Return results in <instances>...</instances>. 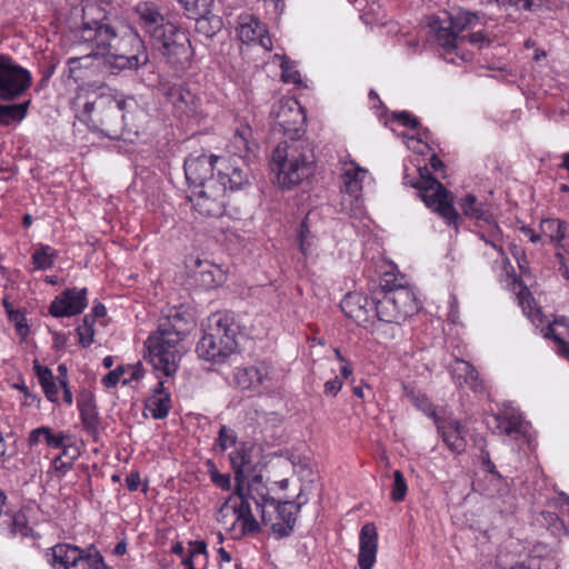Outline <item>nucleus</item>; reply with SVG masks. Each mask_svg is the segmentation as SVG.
Instances as JSON below:
<instances>
[{"label":"nucleus","mask_w":569,"mask_h":569,"mask_svg":"<svg viewBox=\"0 0 569 569\" xmlns=\"http://www.w3.org/2000/svg\"><path fill=\"white\" fill-rule=\"evenodd\" d=\"M84 67L94 61L116 70H137L148 62L142 40L136 31L128 28L119 37L110 26L107 12L96 2H86L81 8V18L73 28V63Z\"/></svg>","instance_id":"nucleus-1"},{"label":"nucleus","mask_w":569,"mask_h":569,"mask_svg":"<svg viewBox=\"0 0 569 569\" xmlns=\"http://www.w3.org/2000/svg\"><path fill=\"white\" fill-rule=\"evenodd\" d=\"M229 458L234 472L236 488L234 493L219 508L217 520L226 528L233 530L239 525L241 535L257 532L260 526L254 518L251 497H249V490L254 491L252 486L244 489V479L257 471L258 451L252 445L241 443L230 452Z\"/></svg>","instance_id":"nucleus-2"},{"label":"nucleus","mask_w":569,"mask_h":569,"mask_svg":"<svg viewBox=\"0 0 569 569\" xmlns=\"http://www.w3.org/2000/svg\"><path fill=\"white\" fill-rule=\"evenodd\" d=\"M186 330L187 322L177 311L159 320L157 331L144 342V358L156 370L168 377L177 371Z\"/></svg>","instance_id":"nucleus-3"},{"label":"nucleus","mask_w":569,"mask_h":569,"mask_svg":"<svg viewBox=\"0 0 569 569\" xmlns=\"http://www.w3.org/2000/svg\"><path fill=\"white\" fill-rule=\"evenodd\" d=\"M79 120L89 129L100 131L108 137H118L122 128L129 126V117L137 110L133 98L100 96L83 102Z\"/></svg>","instance_id":"nucleus-4"},{"label":"nucleus","mask_w":569,"mask_h":569,"mask_svg":"<svg viewBox=\"0 0 569 569\" xmlns=\"http://www.w3.org/2000/svg\"><path fill=\"white\" fill-rule=\"evenodd\" d=\"M184 174L191 188L204 187L210 181L228 180L231 191L248 184V174L229 159L213 154H190L184 160Z\"/></svg>","instance_id":"nucleus-5"},{"label":"nucleus","mask_w":569,"mask_h":569,"mask_svg":"<svg viewBox=\"0 0 569 569\" xmlns=\"http://www.w3.org/2000/svg\"><path fill=\"white\" fill-rule=\"evenodd\" d=\"M475 20L473 13L459 11L456 14L446 12L445 18L432 21L433 43L443 60L453 64L471 60L472 53L465 49L466 36L460 33L472 27Z\"/></svg>","instance_id":"nucleus-6"},{"label":"nucleus","mask_w":569,"mask_h":569,"mask_svg":"<svg viewBox=\"0 0 569 569\" xmlns=\"http://www.w3.org/2000/svg\"><path fill=\"white\" fill-rule=\"evenodd\" d=\"M305 141L280 142L272 152L270 168L276 174V183L282 189H291L310 174V160Z\"/></svg>","instance_id":"nucleus-7"},{"label":"nucleus","mask_w":569,"mask_h":569,"mask_svg":"<svg viewBox=\"0 0 569 569\" xmlns=\"http://www.w3.org/2000/svg\"><path fill=\"white\" fill-rule=\"evenodd\" d=\"M238 327L227 316H213L196 351L199 358L216 362H224L238 348Z\"/></svg>","instance_id":"nucleus-8"},{"label":"nucleus","mask_w":569,"mask_h":569,"mask_svg":"<svg viewBox=\"0 0 569 569\" xmlns=\"http://www.w3.org/2000/svg\"><path fill=\"white\" fill-rule=\"evenodd\" d=\"M253 515H260L264 525H270L277 538L288 537L295 528L300 505L292 501L278 502L264 493H254L249 490Z\"/></svg>","instance_id":"nucleus-9"},{"label":"nucleus","mask_w":569,"mask_h":569,"mask_svg":"<svg viewBox=\"0 0 569 569\" xmlns=\"http://www.w3.org/2000/svg\"><path fill=\"white\" fill-rule=\"evenodd\" d=\"M420 309L413 290L406 286H397L383 291L375 301V310L379 320L401 325Z\"/></svg>","instance_id":"nucleus-10"},{"label":"nucleus","mask_w":569,"mask_h":569,"mask_svg":"<svg viewBox=\"0 0 569 569\" xmlns=\"http://www.w3.org/2000/svg\"><path fill=\"white\" fill-rule=\"evenodd\" d=\"M229 191L231 190L228 180L210 181L204 187L192 190L190 200L200 216L219 218L226 212Z\"/></svg>","instance_id":"nucleus-11"},{"label":"nucleus","mask_w":569,"mask_h":569,"mask_svg":"<svg viewBox=\"0 0 569 569\" xmlns=\"http://www.w3.org/2000/svg\"><path fill=\"white\" fill-rule=\"evenodd\" d=\"M413 187L428 208H433L449 223H457L458 213L449 199L450 192L436 178L425 177L420 172V180Z\"/></svg>","instance_id":"nucleus-12"},{"label":"nucleus","mask_w":569,"mask_h":569,"mask_svg":"<svg viewBox=\"0 0 569 569\" xmlns=\"http://www.w3.org/2000/svg\"><path fill=\"white\" fill-rule=\"evenodd\" d=\"M31 73L7 56H0V100L20 98L31 86Z\"/></svg>","instance_id":"nucleus-13"},{"label":"nucleus","mask_w":569,"mask_h":569,"mask_svg":"<svg viewBox=\"0 0 569 569\" xmlns=\"http://www.w3.org/2000/svg\"><path fill=\"white\" fill-rule=\"evenodd\" d=\"M276 126L291 140L303 132L306 116L302 107L295 99H280L273 103L270 112Z\"/></svg>","instance_id":"nucleus-14"},{"label":"nucleus","mask_w":569,"mask_h":569,"mask_svg":"<svg viewBox=\"0 0 569 569\" xmlns=\"http://www.w3.org/2000/svg\"><path fill=\"white\" fill-rule=\"evenodd\" d=\"M168 32L172 36L171 42H163V49L160 52L170 64L184 68L192 57L189 36L177 26H169Z\"/></svg>","instance_id":"nucleus-15"},{"label":"nucleus","mask_w":569,"mask_h":569,"mask_svg":"<svg viewBox=\"0 0 569 569\" xmlns=\"http://www.w3.org/2000/svg\"><path fill=\"white\" fill-rule=\"evenodd\" d=\"M488 426L493 432L506 435L513 439L528 433V423L523 421L521 413L513 407L506 406L497 415L488 420Z\"/></svg>","instance_id":"nucleus-16"},{"label":"nucleus","mask_w":569,"mask_h":569,"mask_svg":"<svg viewBox=\"0 0 569 569\" xmlns=\"http://www.w3.org/2000/svg\"><path fill=\"white\" fill-rule=\"evenodd\" d=\"M237 32L242 42H258L268 51L272 48L271 38L268 36L264 26H262L260 21L251 14H244L239 18Z\"/></svg>","instance_id":"nucleus-17"},{"label":"nucleus","mask_w":569,"mask_h":569,"mask_svg":"<svg viewBox=\"0 0 569 569\" xmlns=\"http://www.w3.org/2000/svg\"><path fill=\"white\" fill-rule=\"evenodd\" d=\"M378 550V532L372 522L366 523L359 535L358 563L360 569H371Z\"/></svg>","instance_id":"nucleus-18"},{"label":"nucleus","mask_w":569,"mask_h":569,"mask_svg":"<svg viewBox=\"0 0 569 569\" xmlns=\"http://www.w3.org/2000/svg\"><path fill=\"white\" fill-rule=\"evenodd\" d=\"M371 306L369 299L358 292L347 293L340 302V308L346 317L352 319L357 325L365 326L369 322Z\"/></svg>","instance_id":"nucleus-19"},{"label":"nucleus","mask_w":569,"mask_h":569,"mask_svg":"<svg viewBox=\"0 0 569 569\" xmlns=\"http://www.w3.org/2000/svg\"><path fill=\"white\" fill-rule=\"evenodd\" d=\"M136 12L139 17L141 28L149 33L150 37L163 36L161 28L167 21L154 3L148 1L141 2L137 4Z\"/></svg>","instance_id":"nucleus-20"},{"label":"nucleus","mask_w":569,"mask_h":569,"mask_svg":"<svg viewBox=\"0 0 569 569\" xmlns=\"http://www.w3.org/2000/svg\"><path fill=\"white\" fill-rule=\"evenodd\" d=\"M169 101L172 103L174 112L178 117H192L197 111V98L188 89L180 84H174L167 92Z\"/></svg>","instance_id":"nucleus-21"},{"label":"nucleus","mask_w":569,"mask_h":569,"mask_svg":"<svg viewBox=\"0 0 569 569\" xmlns=\"http://www.w3.org/2000/svg\"><path fill=\"white\" fill-rule=\"evenodd\" d=\"M438 431L441 433L442 439L450 451L459 455L466 450V429L459 420L449 419L448 421L439 422Z\"/></svg>","instance_id":"nucleus-22"},{"label":"nucleus","mask_w":569,"mask_h":569,"mask_svg":"<svg viewBox=\"0 0 569 569\" xmlns=\"http://www.w3.org/2000/svg\"><path fill=\"white\" fill-rule=\"evenodd\" d=\"M78 410L83 429L90 435L96 433L100 421L96 400L90 391H80L78 396Z\"/></svg>","instance_id":"nucleus-23"},{"label":"nucleus","mask_w":569,"mask_h":569,"mask_svg":"<svg viewBox=\"0 0 569 569\" xmlns=\"http://www.w3.org/2000/svg\"><path fill=\"white\" fill-rule=\"evenodd\" d=\"M368 176L367 169L350 162L341 174L343 192L355 200H359L362 193L363 181Z\"/></svg>","instance_id":"nucleus-24"},{"label":"nucleus","mask_w":569,"mask_h":569,"mask_svg":"<svg viewBox=\"0 0 569 569\" xmlns=\"http://www.w3.org/2000/svg\"><path fill=\"white\" fill-rule=\"evenodd\" d=\"M106 307L97 302L94 303L91 313L86 315L82 319V325L77 327L78 342L81 347L87 348L93 343V337L96 333L94 325L98 319L106 316Z\"/></svg>","instance_id":"nucleus-25"},{"label":"nucleus","mask_w":569,"mask_h":569,"mask_svg":"<svg viewBox=\"0 0 569 569\" xmlns=\"http://www.w3.org/2000/svg\"><path fill=\"white\" fill-rule=\"evenodd\" d=\"M451 372L458 386H467L476 392L483 389L477 370L469 362L456 359L451 365Z\"/></svg>","instance_id":"nucleus-26"},{"label":"nucleus","mask_w":569,"mask_h":569,"mask_svg":"<svg viewBox=\"0 0 569 569\" xmlns=\"http://www.w3.org/2000/svg\"><path fill=\"white\" fill-rule=\"evenodd\" d=\"M253 132L248 123H240L230 143V152L239 158L247 157L254 148Z\"/></svg>","instance_id":"nucleus-27"},{"label":"nucleus","mask_w":569,"mask_h":569,"mask_svg":"<svg viewBox=\"0 0 569 569\" xmlns=\"http://www.w3.org/2000/svg\"><path fill=\"white\" fill-rule=\"evenodd\" d=\"M146 408L154 419H163L168 416L171 408V398L170 393L164 391L162 381L158 382L153 395L147 399Z\"/></svg>","instance_id":"nucleus-28"},{"label":"nucleus","mask_w":569,"mask_h":569,"mask_svg":"<svg viewBox=\"0 0 569 569\" xmlns=\"http://www.w3.org/2000/svg\"><path fill=\"white\" fill-rule=\"evenodd\" d=\"M68 439V436L63 432L53 433L52 430L48 427H39L33 429L28 438V445L30 447H34L39 445L41 441H44L47 446L54 449L63 448V455L67 453V447L64 446V441Z\"/></svg>","instance_id":"nucleus-29"},{"label":"nucleus","mask_w":569,"mask_h":569,"mask_svg":"<svg viewBox=\"0 0 569 569\" xmlns=\"http://www.w3.org/2000/svg\"><path fill=\"white\" fill-rule=\"evenodd\" d=\"M73 553H77L73 556V569H109L93 546L87 549L73 546Z\"/></svg>","instance_id":"nucleus-30"},{"label":"nucleus","mask_w":569,"mask_h":569,"mask_svg":"<svg viewBox=\"0 0 569 569\" xmlns=\"http://www.w3.org/2000/svg\"><path fill=\"white\" fill-rule=\"evenodd\" d=\"M197 266L200 270L196 272V279L201 288L209 290L222 281V270L216 264L197 260Z\"/></svg>","instance_id":"nucleus-31"},{"label":"nucleus","mask_w":569,"mask_h":569,"mask_svg":"<svg viewBox=\"0 0 569 569\" xmlns=\"http://www.w3.org/2000/svg\"><path fill=\"white\" fill-rule=\"evenodd\" d=\"M187 569H206L208 565L207 543L203 540L189 542V553L182 559Z\"/></svg>","instance_id":"nucleus-32"},{"label":"nucleus","mask_w":569,"mask_h":569,"mask_svg":"<svg viewBox=\"0 0 569 569\" xmlns=\"http://www.w3.org/2000/svg\"><path fill=\"white\" fill-rule=\"evenodd\" d=\"M541 231L550 241L556 242L558 246L565 248L566 238L569 237V224L561 222L558 219H545L541 221Z\"/></svg>","instance_id":"nucleus-33"},{"label":"nucleus","mask_w":569,"mask_h":569,"mask_svg":"<svg viewBox=\"0 0 569 569\" xmlns=\"http://www.w3.org/2000/svg\"><path fill=\"white\" fill-rule=\"evenodd\" d=\"M29 104V100L14 104H0V124L9 126L12 122L22 121L27 116Z\"/></svg>","instance_id":"nucleus-34"},{"label":"nucleus","mask_w":569,"mask_h":569,"mask_svg":"<svg viewBox=\"0 0 569 569\" xmlns=\"http://www.w3.org/2000/svg\"><path fill=\"white\" fill-rule=\"evenodd\" d=\"M196 20V31L207 38H212L222 28L220 17L210 13L192 17Z\"/></svg>","instance_id":"nucleus-35"},{"label":"nucleus","mask_w":569,"mask_h":569,"mask_svg":"<svg viewBox=\"0 0 569 569\" xmlns=\"http://www.w3.org/2000/svg\"><path fill=\"white\" fill-rule=\"evenodd\" d=\"M263 377L264 375L259 367L251 366L239 369L236 372L234 379L241 389H250L262 383Z\"/></svg>","instance_id":"nucleus-36"},{"label":"nucleus","mask_w":569,"mask_h":569,"mask_svg":"<svg viewBox=\"0 0 569 569\" xmlns=\"http://www.w3.org/2000/svg\"><path fill=\"white\" fill-rule=\"evenodd\" d=\"M70 545L58 543L49 549L47 559L52 569H69L70 568Z\"/></svg>","instance_id":"nucleus-37"},{"label":"nucleus","mask_w":569,"mask_h":569,"mask_svg":"<svg viewBox=\"0 0 569 569\" xmlns=\"http://www.w3.org/2000/svg\"><path fill=\"white\" fill-rule=\"evenodd\" d=\"M34 369L47 398L50 401H56L58 399V387L54 382V377L51 370L47 367L40 366L37 362L34 363Z\"/></svg>","instance_id":"nucleus-38"},{"label":"nucleus","mask_w":569,"mask_h":569,"mask_svg":"<svg viewBox=\"0 0 569 569\" xmlns=\"http://www.w3.org/2000/svg\"><path fill=\"white\" fill-rule=\"evenodd\" d=\"M462 212L475 219H487L488 208L481 202H478L473 194H467L461 202Z\"/></svg>","instance_id":"nucleus-39"},{"label":"nucleus","mask_w":569,"mask_h":569,"mask_svg":"<svg viewBox=\"0 0 569 569\" xmlns=\"http://www.w3.org/2000/svg\"><path fill=\"white\" fill-rule=\"evenodd\" d=\"M50 315L60 317L71 316V290L67 289L62 295L58 296L50 305Z\"/></svg>","instance_id":"nucleus-40"},{"label":"nucleus","mask_w":569,"mask_h":569,"mask_svg":"<svg viewBox=\"0 0 569 569\" xmlns=\"http://www.w3.org/2000/svg\"><path fill=\"white\" fill-rule=\"evenodd\" d=\"M11 533L22 538H38L39 536L29 527L27 517L23 512L16 513L11 519Z\"/></svg>","instance_id":"nucleus-41"},{"label":"nucleus","mask_w":569,"mask_h":569,"mask_svg":"<svg viewBox=\"0 0 569 569\" xmlns=\"http://www.w3.org/2000/svg\"><path fill=\"white\" fill-rule=\"evenodd\" d=\"M190 18L211 12L213 0H179Z\"/></svg>","instance_id":"nucleus-42"},{"label":"nucleus","mask_w":569,"mask_h":569,"mask_svg":"<svg viewBox=\"0 0 569 569\" xmlns=\"http://www.w3.org/2000/svg\"><path fill=\"white\" fill-rule=\"evenodd\" d=\"M32 263L34 269L46 270L53 263V253L50 247H41L32 254Z\"/></svg>","instance_id":"nucleus-43"},{"label":"nucleus","mask_w":569,"mask_h":569,"mask_svg":"<svg viewBox=\"0 0 569 569\" xmlns=\"http://www.w3.org/2000/svg\"><path fill=\"white\" fill-rule=\"evenodd\" d=\"M276 58L280 59L281 67V79L286 83H300L301 77L299 71H297L290 63V61L286 57L276 56Z\"/></svg>","instance_id":"nucleus-44"},{"label":"nucleus","mask_w":569,"mask_h":569,"mask_svg":"<svg viewBox=\"0 0 569 569\" xmlns=\"http://www.w3.org/2000/svg\"><path fill=\"white\" fill-rule=\"evenodd\" d=\"M393 487L391 490V499L395 502H400L405 499L407 495V482L401 471L396 470L393 473Z\"/></svg>","instance_id":"nucleus-45"},{"label":"nucleus","mask_w":569,"mask_h":569,"mask_svg":"<svg viewBox=\"0 0 569 569\" xmlns=\"http://www.w3.org/2000/svg\"><path fill=\"white\" fill-rule=\"evenodd\" d=\"M299 243H300V250L303 254H308L310 249L312 248L315 241L313 237L310 233V230L306 223V221H302L299 230Z\"/></svg>","instance_id":"nucleus-46"},{"label":"nucleus","mask_w":569,"mask_h":569,"mask_svg":"<svg viewBox=\"0 0 569 569\" xmlns=\"http://www.w3.org/2000/svg\"><path fill=\"white\" fill-rule=\"evenodd\" d=\"M237 442L236 432L226 426H221L218 435V443L222 450H226Z\"/></svg>","instance_id":"nucleus-47"},{"label":"nucleus","mask_w":569,"mask_h":569,"mask_svg":"<svg viewBox=\"0 0 569 569\" xmlns=\"http://www.w3.org/2000/svg\"><path fill=\"white\" fill-rule=\"evenodd\" d=\"M57 380L59 386L63 389V399L67 403H71V391L68 389V367L64 363L58 366Z\"/></svg>","instance_id":"nucleus-48"},{"label":"nucleus","mask_w":569,"mask_h":569,"mask_svg":"<svg viewBox=\"0 0 569 569\" xmlns=\"http://www.w3.org/2000/svg\"><path fill=\"white\" fill-rule=\"evenodd\" d=\"M126 371H127V369L123 366L117 367L114 370L110 371L109 373H107L103 377V379H102L103 386L106 388L116 387Z\"/></svg>","instance_id":"nucleus-49"},{"label":"nucleus","mask_w":569,"mask_h":569,"mask_svg":"<svg viewBox=\"0 0 569 569\" xmlns=\"http://www.w3.org/2000/svg\"><path fill=\"white\" fill-rule=\"evenodd\" d=\"M88 306L87 289L82 288L79 291L73 289V316L81 313Z\"/></svg>","instance_id":"nucleus-50"},{"label":"nucleus","mask_w":569,"mask_h":569,"mask_svg":"<svg viewBox=\"0 0 569 569\" xmlns=\"http://www.w3.org/2000/svg\"><path fill=\"white\" fill-rule=\"evenodd\" d=\"M212 482L223 490L231 488L230 476L227 473H219L217 470L211 472Z\"/></svg>","instance_id":"nucleus-51"},{"label":"nucleus","mask_w":569,"mask_h":569,"mask_svg":"<svg viewBox=\"0 0 569 569\" xmlns=\"http://www.w3.org/2000/svg\"><path fill=\"white\" fill-rule=\"evenodd\" d=\"M393 118L405 127H410L412 129L417 128L419 124V120L406 111L396 113Z\"/></svg>","instance_id":"nucleus-52"},{"label":"nucleus","mask_w":569,"mask_h":569,"mask_svg":"<svg viewBox=\"0 0 569 569\" xmlns=\"http://www.w3.org/2000/svg\"><path fill=\"white\" fill-rule=\"evenodd\" d=\"M169 26H174V24L170 21H167L161 28V32H163V36L159 34V37H151L159 51H161V49H163V42H171L172 36L171 34L169 36V32H168Z\"/></svg>","instance_id":"nucleus-53"},{"label":"nucleus","mask_w":569,"mask_h":569,"mask_svg":"<svg viewBox=\"0 0 569 569\" xmlns=\"http://www.w3.org/2000/svg\"><path fill=\"white\" fill-rule=\"evenodd\" d=\"M342 388V382L341 380L338 378V377H335L333 379L331 380H328L326 383H325V393L327 396H337L338 392L341 390Z\"/></svg>","instance_id":"nucleus-54"},{"label":"nucleus","mask_w":569,"mask_h":569,"mask_svg":"<svg viewBox=\"0 0 569 569\" xmlns=\"http://www.w3.org/2000/svg\"><path fill=\"white\" fill-rule=\"evenodd\" d=\"M480 459H481L482 465L487 468L488 472H490L491 475H495V476H499L497 468H496L495 463L491 461L490 455L488 451L481 450Z\"/></svg>","instance_id":"nucleus-55"},{"label":"nucleus","mask_w":569,"mask_h":569,"mask_svg":"<svg viewBox=\"0 0 569 569\" xmlns=\"http://www.w3.org/2000/svg\"><path fill=\"white\" fill-rule=\"evenodd\" d=\"M511 569H542L541 560L538 558H530L521 563L511 567Z\"/></svg>","instance_id":"nucleus-56"},{"label":"nucleus","mask_w":569,"mask_h":569,"mask_svg":"<svg viewBox=\"0 0 569 569\" xmlns=\"http://www.w3.org/2000/svg\"><path fill=\"white\" fill-rule=\"evenodd\" d=\"M405 138H406V144L409 149L420 152V153L423 151L422 150L423 143L420 138H416L413 136H405Z\"/></svg>","instance_id":"nucleus-57"},{"label":"nucleus","mask_w":569,"mask_h":569,"mask_svg":"<svg viewBox=\"0 0 569 569\" xmlns=\"http://www.w3.org/2000/svg\"><path fill=\"white\" fill-rule=\"evenodd\" d=\"M127 488L130 491H136L140 486V475L138 472H131L126 479Z\"/></svg>","instance_id":"nucleus-58"},{"label":"nucleus","mask_w":569,"mask_h":569,"mask_svg":"<svg viewBox=\"0 0 569 569\" xmlns=\"http://www.w3.org/2000/svg\"><path fill=\"white\" fill-rule=\"evenodd\" d=\"M486 41V37L482 32H473L466 37V42H470L473 46L481 47Z\"/></svg>","instance_id":"nucleus-59"},{"label":"nucleus","mask_w":569,"mask_h":569,"mask_svg":"<svg viewBox=\"0 0 569 569\" xmlns=\"http://www.w3.org/2000/svg\"><path fill=\"white\" fill-rule=\"evenodd\" d=\"M513 257L516 258V260L518 262V267H519L521 273H527L528 272V261L526 259L525 253L520 252L519 250H516L513 252Z\"/></svg>","instance_id":"nucleus-60"},{"label":"nucleus","mask_w":569,"mask_h":569,"mask_svg":"<svg viewBox=\"0 0 569 569\" xmlns=\"http://www.w3.org/2000/svg\"><path fill=\"white\" fill-rule=\"evenodd\" d=\"M511 7H516L518 9L532 11V3L530 4L529 0H505Z\"/></svg>","instance_id":"nucleus-61"},{"label":"nucleus","mask_w":569,"mask_h":569,"mask_svg":"<svg viewBox=\"0 0 569 569\" xmlns=\"http://www.w3.org/2000/svg\"><path fill=\"white\" fill-rule=\"evenodd\" d=\"M130 372L131 380H138L142 377L143 370L140 363L126 368Z\"/></svg>","instance_id":"nucleus-62"},{"label":"nucleus","mask_w":569,"mask_h":569,"mask_svg":"<svg viewBox=\"0 0 569 569\" xmlns=\"http://www.w3.org/2000/svg\"><path fill=\"white\" fill-rule=\"evenodd\" d=\"M558 348H557V352L569 360V343L566 342L563 339H558Z\"/></svg>","instance_id":"nucleus-63"},{"label":"nucleus","mask_w":569,"mask_h":569,"mask_svg":"<svg viewBox=\"0 0 569 569\" xmlns=\"http://www.w3.org/2000/svg\"><path fill=\"white\" fill-rule=\"evenodd\" d=\"M522 233L529 238L531 242H538L540 240V234L536 233L531 228L529 227H521Z\"/></svg>","instance_id":"nucleus-64"}]
</instances>
